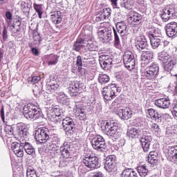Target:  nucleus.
Returning <instances> with one entry per match:
<instances>
[{"instance_id": "obj_1", "label": "nucleus", "mask_w": 177, "mask_h": 177, "mask_svg": "<svg viewBox=\"0 0 177 177\" xmlns=\"http://www.w3.org/2000/svg\"><path fill=\"white\" fill-rule=\"evenodd\" d=\"M23 113L26 120H38V118L42 117L41 109L38 108V106L32 103L24 105Z\"/></svg>"}, {"instance_id": "obj_2", "label": "nucleus", "mask_w": 177, "mask_h": 177, "mask_svg": "<svg viewBox=\"0 0 177 177\" xmlns=\"http://www.w3.org/2000/svg\"><path fill=\"white\" fill-rule=\"evenodd\" d=\"M101 129L105 135L111 138L118 139L120 138V129L118 123L114 121H109L106 123L104 126L101 127Z\"/></svg>"}, {"instance_id": "obj_3", "label": "nucleus", "mask_w": 177, "mask_h": 177, "mask_svg": "<svg viewBox=\"0 0 177 177\" xmlns=\"http://www.w3.org/2000/svg\"><path fill=\"white\" fill-rule=\"evenodd\" d=\"M158 59L164 64V69L165 71L169 73L173 68L174 66L176 64V61L172 59V57L169 55L165 50H162L158 53Z\"/></svg>"}, {"instance_id": "obj_4", "label": "nucleus", "mask_w": 177, "mask_h": 177, "mask_svg": "<svg viewBox=\"0 0 177 177\" xmlns=\"http://www.w3.org/2000/svg\"><path fill=\"white\" fill-rule=\"evenodd\" d=\"M120 92H121V88L113 84L102 88V95L105 100H113L115 96H118Z\"/></svg>"}, {"instance_id": "obj_5", "label": "nucleus", "mask_w": 177, "mask_h": 177, "mask_svg": "<svg viewBox=\"0 0 177 177\" xmlns=\"http://www.w3.org/2000/svg\"><path fill=\"white\" fill-rule=\"evenodd\" d=\"M82 161L85 167H87V168H90V169H96L100 167V162H99V158L96 156L89 154L84 155L83 156Z\"/></svg>"}, {"instance_id": "obj_6", "label": "nucleus", "mask_w": 177, "mask_h": 177, "mask_svg": "<svg viewBox=\"0 0 177 177\" xmlns=\"http://www.w3.org/2000/svg\"><path fill=\"white\" fill-rule=\"evenodd\" d=\"M153 141V137H151V133L149 132L147 129H142V136L140 138V143L145 153H147L150 150V145Z\"/></svg>"}, {"instance_id": "obj_7", "label": "nucleus", "mask_w": 177, "mask_h": 177, "mask_svg": "<svg viewBox=\"0 0 177 177\" xmlns=\"http://www.w3.org/2000/svg\"><path fill=\"white\" fill-rule=\"evenodd\" d=\"M159 71L160 66H158V64L153 62L145 69L144 77L146 80H154V78H157Z\"/></svg>"}, {"instance_id": "obj_8", "label": "nucleus", "mask_w": 177, "mask_h": 177, "mask_svg": "<svg viewBox=\"0 0 177 177\" xmlns=\"http://www.w3.org/2000/svg\"><path fill=\"white\" fill-rule=\"evenodd\" d=\"M49 129L46 127L39 128L35 131V138L39 143H46L49 140Z\"/></svg>"}, {"instance_id": "obj_9", "label": "nucleus", "mask_w": 177, "mask_h": 177, "mask_svg": "<svg viewBox=\"0 0 177 177\" xmlns=\"http://www.w3.org/2000/svg\"><path fill=\"white\" fill-rule=\"evenodd\" d=\"M91 145L93 149L97 151H104L107 149V144L102 136L94 137L91 140Z\"/></svg>"}, {"instance_id": "obj_10", "label": "nucleus", "mask_w": 177, "mask_h": 177, "mask_svg": "<svg viewBox=\"0 0 177 177\" xmlns=\"http://www.w3.org/2000/svg\"><path fill=\"white\" fill-rule=\"evenodd\" d=\"M123 62L125 67L128 70H133L135 68V55L131 51H126L123 55Z\"/></svg>"}, {"instance_id": "obj_11", "label": "nucleus", "mask_w": 177, "mask_h": 177, "mask_svg": "<svg viewBox=\"0 0 177 177\" xmlns=\"http://www.w3.org/2000/svg\"><path fill=\"white\" fill-rule=\"evenodd\" d=\"M60 89L59 82L56 81L55 76L50 77V81L47 82L46 86V91L47 93H59L57 91Z\"/></svg>"}, {"instance_id": "obj_12", "label": "nucleus", "mask_w": 177, "mask_h": 177, "mask_svg": "<svg viewBox=\"0 0 177 177\" xmlns=\"http://www.w3.org/2000/svg\"><path fill=\"white\" fill-rule=\"evenodd\" d=\"M175 13H176L175 6H167L162 10L161 18L163 21H168V20L175 16Z\"/></svg>"}, {"instance_id": "obj_13", "label": "nucleus", "mask_w": 177, "mask_h": 177, "mask_svg": "<svg viewBox=\"0 0 177 177\" xmlns=\"http://www.w3.org/2000/svg\"><path fill=\"white\" fill-rule=\"evenodd\" d=\"M99 62L103 70H109L113 66V58L109 55H101L99 57Z\"/></svg>"}, {"instance_id": "obj_14", "label": "nucleus", "mask_w": 177, "mask_h": 177, "mask_svg": "<svg viewBox=\"0 0 177 177\" xmlns=\"http://www.w3.org/2000/svg\"><path fill=\"white\" fill-rule=\"evenodd\" d=\"M62 125L65 132H74L75 131V123L74 120L70 117L62 118Z\"/></svg>"}, {"instance_id": "obj_15", "label": "nucleus", "mask_w": 177, "mask_h": 177, "mask_svg": "<svg viewBox=\"0 0 177 177\" xmlns=\"http://www.w3.org/2000/svg\"><path fill=\"white\" fill-rule=\"evenodd\" d=\"M104 168L108 172H113L115 169V156L109 155L106 158Z\"/></svg>"}, {"instance_id": "obj_16", "label": "nucleus", "mask_w": 177, "mask_h": 177, "mask_svg": "<svg viewBox=\"0 0 177 177\" xmlns=\"http://www.w3.org/2000/svg\"><path fill=\"white\" fill-rule=\"evenodd\" d=\"M136 46L138 50H143V52H145L146 49H149V44L145 35H140L137 37Z\"/></svg>"}, {"instance_id": "obj_17", "label": "nucleus", "mask_w": 177, "mask_h": 177, "mask_svg": "<svg viewBox=\"0 0 177 177\" xmlns=\"http://www.w3.org/2000/svg\"><path fill=\"white\" fill-rule=\"evenodd\" d=\"M166 34L169 38H172L177 35V23L175 21L167 24L165 26Z\"/></svg>"}, {"instance_id": "obj_18", "label": "nucleus", "mask_w": 177, "mask_h": 177, "mask_svg": "<svg viewBox=\"0 0 177 177\" xmlns=\"http://www.w3.org/2000/svg\"><path fill=\"white\" fill-rule=\"evenodd\" d=\"M129 23H131L133 26H138L142 23V15L138 12L131 11L128 17Z\"/></svg>"}, {"instance_id": "obj_19", "label": "nucleus", "mask_w": 177, "mask_h": 177, "mask_svg": "<svg viewBox=\"0 0 177 177\" xmlns=\"http://www.w3.org/2000/svg\"><path fill=\"white\" fill-rule=\"evenodd\" d=\"M17 132L20 138H27L30 134L27 125L23 122L17 124Z\"/></svg>"}, {"instance_id": "obj_20", "label": "nucleus", "mask_w": 177, "mask_h": 177, "mask_svg": "<svg viewBox=\"0 0 177 177\" xmlns=\"http://www.w3.org/2000/svg\"><path fill=\"white\" fill-rule=\"evenodd\" d=\"M99 34L102 35L104 42L113 41V30H111V29L104 28L102 30H100Z\"/></svg>"}, {"instance_id": "obj_21", "label": "nucleus", "mask_w": 177, "mask_h": 177, "mask_svg": "<svg viewBox=\"0 0 177 177\" xmlns=\"http://www.w3.org/2000/svg\"><path fill=\"white\" fill-rule=\"evenodd\" d=\"M167 156L171 162L176 164L177 162V145L173 147H168Z\"/></svg>"}, {"instance_id": "obj_22", "label": "nucleus", "mask_w": 177, "mask_h": 177, "mask_svg": "<svg viewBox=\"0 0 177 177\" xmlns=\"http://www.w3.org/2000/svg\"><path fill=\"white\" fill-rule=\"evenodd\" d=\"M60 151L61 156L63 157V158H71V160H73V158L71 157V147H70V145H68V142L64 143L63 146L60 147Z\"/></svg>"}, {"instance_id": "obj_23", "label": "nucleus", "mask_w": 177, "mask_h": 177, "mask_svg": "<svg viewBox=\"0 0 177 177\" xmlns=\"http://www.w3.org/2000/svg\"><path fill=\"white\" fill-rule=\"evenodd\" d=\"M68 92L72 97L77 96L80 92V83L77 81L72 82L68 88Z\"/></svg>"}, {"instance_id": "obj_24", "label": "nucleus", "mask_w": 177, "mask_h": 177, "mask_svg": "<svg viewBox=\"0 0 177 177\" xmlns=\"http://www.w3.org/2000/svg\"><path fill=\"white\" fill-rule=\"evenodd\" d=\"M118 114L121 120H129V118H132L133 113L131 109L126 108L124 109H120Z\"/></svg>"}, {"instance_id": "obj_25", "label": "nucleus", "mask_w": 177, "mask_h": 177, "mask_svg": "<svg viewBox=\"0 0 177 177\" xmlns=\"http://www.w3.org/2000/svg\"><path fill=\"white\" fill-rule=\"evenodd\" d=\"M155 106L159 107V109H168L169 107V100L168 98L158 99L154 102Z\"/></svg>"}, {"instance_id": "obj_26", "label": "nucleus", "mask_w": 177, "mask_h": 177, "mask_svg": "<svg viewBox=\"0 0 177 177\" xmlns=\"http://www.w3.org/2000/svg\"><path fill=\"white\" fill-rule=\"evenodd\" d=\"M153 59V52L151 50L143 51L141 55L142 63H144L145 66H147Z\"/></svg>"}, {"instance_id": "obj_27", "label": "nucleus", "mask_w": 177, "mask_h": 177, "mask_svg": "<svg viewBox=\"0 0 177 177\" xmlns=\"http://www.w3.org/2000/svg\"><path fill=\"white\" fill-rule=\"evenodd\" d=\"M50 20L54 24H60L63 20V15L60 11H55L51 15Z\"/></svg>"}, {"instance_id": "obj_28", "label": "nucleus", "mask_w": 177, "mask_h": 177, "mask_svg": "<svg viewBox=\"0 0 177 177\" xmlns=\"http://www.w3.org/2000/svg\"><path fill=\"white\" fill-rule=\"evenodd\" d=\"M86 42H85V39L81 37H79L76 39V41L73 46V50L76 52H80L82 48H84V45H85Z\"/></svg>"}, {"instance_id": "obj_29", "label": "nucleus", "mask_w": 177, "mask_h": 177, "mask_svg": "<svg viewBox=\"0 0 177 177\" xmlns=\"http://www.w3.org/2000/svg\"><path fill=\"white\" fill-rule=\"evenodd\" d=\"M161 30L159 29L153 28L148 32V37L149 39H162L161 37Z\"/></svg>"}, {"instance_id": "obj_30", "label": "nucleus", "mask_w": 177, "mask_h": 177, "mask_svg": "<svg viewBox=\"0 0 177 177\" xmlns=\"http://www.w3.org/2000/svg\"><path fill=\"white\" fill-rule=\"evenodd\" d=\"M47 117L53 122H60V121H62V118H59V116H57L56 113L52 109H50L47 111Z\"/></svg>"}, {"instance_id": "obj_31", "label": "nucleus", "mask_w": 177, "mask_h": 177, "mask_svg": "<svg viewBox=\"0 0 177 177\" xmlns=\"http://www.w3.org/2000/svg\"><path fill=\"white\" fill-rule=\"evenodd\" d=\"M22 146H24V149L25 150L26 154H28L29 156H31V154H34V153H35V149L29 142H27L26 141H23L22 142Z\"/></svg>"}, {"instance_id": "obj_32", "label": "nucleus", "mask_w": 177, "mask_h": 177, "mask_svg": "<svg viewBox=\"0 0 177 177\" xmlns=\"http://www.w3.org/2000/svg\"><path fill=\"white\" fill-rule=\"evenodd\" d=\"M127 28L128 27L124 21L118 22L116 24V29L119 34H127L128 32Z\"/></svg>"}, {"instance_id": "obj_33", "label": "nucleus", "mask_w": 177, "mask_h": 177, "mask_svg": "<svg viewBox=\"0 0 177 177\" xmlns=\"http://www.w3.org/2000/svg\"><path fill=\"white\" fill-rule=\"evenodd\" d=\"M137 171L140 177H146L149 175V169L145 165L137 167Z\"/></svg>"}, {"instance_id": "obj_34", "label": "nucleus", "mask_w": 177, "mask_h": 177, "mask_svg": "<svg viewBox=\"0 0 177 177\" xmlns=\"http://www.w3.org/2000/svg\"><path fill=\"white\" fill-rule=\"evenodd\" d=\"M121 177H138L133 169H126L122 172Z\"/></svg>"}, {"instance_id": "obj_35", "label": "nucleus", "mask_w": 177, "mask_h": 177, "mask_svg": "<svg viewBox=\"0 0 177 177\" xmlns=\"http://www.w3.org/2000/svg\"><path fill=\"white\" fill-rule=\"evenodd\" d=\"M139 135H140V131L136 128H131L127 131V136L131 138V139L139 138Z\"/></svg>"}, {"instance_id": "obj_36", "label": "nucleus", "mask_w": 177, "mask_h": 177, "mask_svg": "<svg viewBox=\"0 0 177 177\" xmlns=\"http://www.w3.org/2000/svg\"><path fill=\"white\" fill-rule=\"evenodd\" d=\"M58 95L57 96V99L59 103H62V104H66L68 106V100L67 99V95L64 94V93H57Z\"/></svg>"}, {"instance_id": "obj_37", "label": "nucleus", "mask_w": 177, "mask_h": 177, "mask_svg": "<svg viewBox=\"0 0 177 177\" xmlns=\"http://www.w3.org/2000/svg\"><path fill=\"white\" fill-rule=\"evenodd\" d=\"M76 65L78 67V71L80 73L81 75H85V68H82V57L81 55H78L77 57V61H76Z\"/></svg>"}, {"instance_id": "obj_38", "label": "nucleus", "mask_w": 177, "mask_h": 177, "mask_svg": "<svg viewBox=\"0 0 177 177\" xmlns=\"http://www.w3.org/2000/svg\"><path fill=\"white\" fill-rule=\"evenodd\" d=\"M114 32V44L113 46L117 49H120L121 48V41H120V36H118V33H117V30L113 28Z\"/></svg>"}, {"instance_id": "obj_39", "label": "nucleus", "mask_w": 177, "mask_h": 177, "mask_svg": "<svg viewBox=\"0 0 177 177\" xmlns=\"http://www.w3.org/2000/svg\"><path fill=\"white\" fill-rule=\"evenodd\" d=\"M151 46L153 49H157L162 44V39H149Z\"/></svg>"}, {"instance_id": "obj_40", "label": "nucleus", "mask_w": 177, "mask_h": 177, "mask_svg": "<svg viewBox=\"0 0 177 177\" xmlns=\"http://www.w3.org/2000/svg\"><path fill=\"white\" fill-rule=\"evenodd\" d=\"M33 8L35 10L38 14V16L40 19H42V15L44 13V9L42 8V4L33 3Z\"/></svg>"}, {"instance_id": "obj_41", "label": "nucleus", "mask_w": 177, "mask_h": 177, "mask_svg": "<svg viewBox=\"0 0 177 177\" xmlns=\"http://www.w3.org/2000/svg\"><path fill=\"white\" fill-rule=\"evenodd\" d=\"M122 8H125L128 10H131L133 8V3L131 0H123L121 3Z\"/></svg>"}, {"instance_id": "obj_42", "label": "nucleus", "mask_w": 177, "mask_h": 177, "mask_svg": "<svg viewBox=\"0 0 177 177\" xmlns=\"http://www.w3.org/2000/svg\"><path fill=\"white\" fill-rule=\"evenodd\" d=\"M100 84H107L110 81V77L106 74H100L98 77Z\"/></svg>"}, {"instance_id": "obj_43", "label": "nucleus", "mask_w": 177, "mask_h": 177, "mask_svg": "<svg viewBox=\"0 0 177 177\" xmlns=\"http://www.w3.org/2000/svg\"><path fill=\"white\" fill-rule=\"evenodd\" d=\"M48 59L49 60L48 66H53V64H57V62H59V57L57 55H48Z\"/></svg>"}, {"instance_id": "obj_44", "label": "nucleus", "mask_w": 177, "mask_h": 177, "mask_svg": "<svg viewBox=\"0 0 177 177\" xmlns=\"http://www.w3.org/2000/svg\"><path fill=\"white\" fill-rule=\"evenodd\" d=\"M149 164H151V165H154V164H157L158 162V153H155L153 156H148L147 160Z\"/></svg>"}, {"instance_id": "obj_45", "label": "nucleus", "mask_w": 177, "mask_h": 177, "mask_svg": "<svg viewBox=\"0 0 177 177\" xmlns=\"http://www.w3.org/2000/svg\"><path fill=\"white\" fill-rule=\"evenodd\" d=\"M71 161H73V159H69L67 158H64L60 162H59V167L60 168H66V167H67V165H68V164H70V162H71Z\"/></svg>"}, {"instance_id": "obj_46", "label": "nucleus", "mask_w": 177, "mask_h": 177, "mask_svg": "<svg viewBox=\"0 0 177 177\" xmlns=\"http://www.w3.org/2000/svg\"><path fill=\"white\" fill-rule=\"evenodd\" d=\"M101 15H102V17L106 20V19H109V17L111 16V9L110 8H104Z\"/></svg>"}, {"instance_id": "obj_47", "label": "nucleus", "mask_w": 177, "mask_h": 177, "mask_svg": "<svg viewBox=\"0 0 177 177\" xmlns=\"http://www.w3.org/2000/svg\"><path fill=\"white\" fill-rule=\"evenodd\" d=\"M23 142H14L11 145V149L13 151V153H15L16 151H18L21 147H22Z\"/></svg>"}, {"instance_id": "obj_48", "label": "nucleus", "mask_w": 177, "mask_h": 177, "mask_svg": "<svg viewBox=\"0 0 177 177\" xmlns=\"http://www.w3.org/2000/svg\"><path fill=\"white\" fill-rule=\"evenodd\" d=\"M48 149L52 151H57L59 150V144H55L53 142H48Z\"/></svg>"}, {"instance_id": "obj_49", "label": "nucleus", "mask_w": 177, "mask_h": 177, "mask_svg": "<svg viewBox=\"0 0 177 177\" xmlns=\"http://www.w3.org/2000/svg\"><path fill=\"white\" fill-rule=\"evenodd\" d=\"M86 48L90 50V52H97V50H99L97 46L93 43H88L86 45Z\"/></svg>"}, {"instance_id": "obj_50", "label": "nucleus", "mask_w": 177, "mask_h": 177, "mask_svg": "<svg viewBox=\"0 0 177 177\" xmlns=\"http://www.w3.org/2000/svg\"><path fill=\"white\" fill-rule=\"evenodd\" d=\"M37 176V171L34 169V167H29L27 168L26 177Z\"/></svg>"}, {"instance_id": "obj_51", "label": "nucleus", "mask_w": 177, "mask_h": 177, "mask_svg": "<svg viewBox=\"0 0 177 177\" xmlns=\"http://www.w3.org/2000/svg\"><path fill=\"white\" fill-rule=\"evenodd\" d=\"M48 142H49L50 143H55L57 145H59L60 140L59 139V137H57V136L54 135L51 137H49Z\"/></svg>"}, {"instance_id": "obj_52", "label": "nucleus", "mask_w": 177, "mask_h": 177, "mask_svg": "<svg viewBox=\"0 0 177 177\" xmlns=\"http://www.w3.org/2000/svg\"><path fill=\"white\" fill-rule=\"evenodd\" d=\"M28 81L30 84H38V82L41 81V77L32 76V77H30Z\"/></svg>"}, {"instance_id": "obj_53", "label": "nucleus", "mask_w": 177, "mask_h": 177, "mask_svg": "<svg viewBox=\"0 0 177 177\" xmlns=\"http://www.w3.org/2000/svg\"><path fill=\"white\" fill-rule=\"evenodd\" d=\"M33 39L36 42H41V36L39 35V33H38L37 29L33 30Z\"/></svg>"}, {"instance_id": "obj_54", "label": "nucleus", "mask_w": 177, "mask_h": 177, "mask_svg": "<svg viewBox=\"0 0 177 177\" xmlns=\"http://www.w3.org/2000/svg\"><path fill=\"white\" fill-rule=\"evenodd\" d=\"M51 109H53V111H54L57 117H59L61 120H63V116H62V112H60V108L59 106H54Z\"/></svg>"}, {"instance_id": "obj_55", "label": "nucleus", "mask_w": 177, "mask_h": 177, "mask_svg": "<svg viewBox=\"0 0 177 177\" xmlns=\"http://www.w3.org/2000/svg\"><path fill=\"white\" fill-rule=\"evenodd\" d=\"M24 147L22 146L19 148V149H18L17 151L14 152V153L15 154V156H17V157L21 158V157H23V156H24Z\"/></svg>"}, {"instance_id": "obj_56", "label": "nucleus", "mask_w": 177, "mask_h": 177, "mask_svg": "<svg viewBox=\"0 0 177 177\" xmlns=\"http://www.w3.org/2000/svg\"><path fill=\"white\" fill-rule=\"evenodd\" d=\"M150 127L151 131H153V132H160L161 129H160V126L156 123H151L150 124Z\"/></svg>"}, {"instance_id": "obj_57", "label": "nucleus", "mask_w": 177, "mask_h": 177, "mask_svg": "<svg viewBox=\"0 0 177 177\" xmlns=\"http://www.w3.org/2000/svg\"><path fill=\"white\" fill-rule=\"evenodd\" d=\"M151 120H153V121H156V122H161L162 121V117L161 115H160V113H158V112H156Z\"/></svg>"}, {"instance_id": "obj_58", "label": "nucleus", "mask_w": 177, "mask_h": 177, "mask_svg": "<svg viewBox=\"0 0 177 177\" xmlns=\"http://www.w3.org/2000/svg\"><path fill=\"white\" fill-rule=\"evenodd\" d=\"M2 37H3V41H8V28L6 26H4L3 32H2Z\"/></svg>"}, {"instance_id": "obj_59", "label": "nucleus", "mask_w": 177, "mask_h": 177, "mask_svg": "<svg viewBox=\"0 0 177 177\" xmlns=\"http://www.w3.org/2000/svg\"><path fill=\"white\" fill-rule=\"evenodd\" d=\"M5 132L10 136L13 135V127L12 126H6L5 127Z\"/></svg>"}, {"instance_id": "obj_60", "label": "nucleus", "mask_w": 177, "mask_h": 177, "mask_svg": "<svg viewBox=\"0 0 177 177\" xmlns=\"http://www.w3.org/2000/svg\"><path fill=\"white\" fill-rule=\"evenodd\" d=\"M172 106L173 110L171 111V113L174 115H175V117H177V100L174 101Z\"/></svg>"}, {"instance_id": "obj_61", "label": "nucleus", "mask_w": 177, "mask_h": 177, "mask_svg": "<svg viewBox=\"0 0 177 177\" xmlns=\"http://www.w3.org/2000/svg\"><path fill=\"white\" fill-rule=\"evenodd\" d=\"M147 112L151 118H152L158 113L157 111L154 110L153 109H148Z\"/></svg>"}, {"instance_id": "obj_62", "label": "nucleus", "mask_w": 177, "mask_h": 177, "mask_svg": "<svg viewBox=\"0 0 177 177\" xmlns=\"http://www.w3.org/2000/svg\"><path fill=\"white\" fill-rule=\"evenodd\" d=\"M0 115L1 118L4 124H7L8 122L5 120V111H3V106H2L1 111H0Z\"/></svg>"}, {"instance_id": "obj_63", "label": "nucleus", "mask_w": 177, "mask_h": 177, "mask_svg": "<svg viewBox=\"0 0 177 177\" xmlns=\"http://www.w3.org/2000/svg\"><path fill=\"white\" fill-rule=\"evenodd\" d=\"M31 52L34 56H38L39 55V51L34 47L31 48Z\"/></svg>"}, {"instance_id": "obj_64", "label": "nucleus", "mask_w": 177, "mask_h": 177, "mask_svg": "<svg viewBox=\"0 0 177 177\" xmlns=\"http://www.w3.org/2000/svg\"><path fill=\"white\" fill-rule=\"evenodd\" d=\"M104 20H105V19H104V17L102 15V14L97 15V16L96 17V18H95V21H97V22L102 21H104Z\"/></svg>"}]
</instances>
